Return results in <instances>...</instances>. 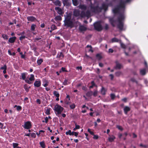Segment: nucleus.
<instances>
[{"instance_id": "nucleus-1", "label": "nucleus", "mask_w": 148, "mask_h": 148, "mask_svg": "<svg viewBox=\"0 0 148 148\" xmlns=\"http://www.w3.org/2000/svg\"><path fill=\"white\" fill-rule=\"evenodd\" d=\"M125 18L123 14H121L120 16L118 17L117 20L115 19L114 18H110L109 19V21L111 25L113 27L115 26L117 21L118 22V24L117 25V27L120 30L122 31L123 30L124 23L123 21Z\"/></svg>"}, {"instance_id": "nucleus-2", "label": "nucleus", "mask_w": 148, "mask_h": 148, "mask_svg": "<svg viewBox=\"0 0 148 148\" xmlns=\"http://www.w3.org/2000/svg\"><path fill=\"white\" fill-rule=\"evenodd\" d=\"M72 14L71 13H67L65 16V19L64 21V25L67 27H70L71 28L74 27V24L73 21L71 20Z\"/></svg>"}, {"instance_id": "nucleus-3", "label": "nucleus", "mask_w": 148, "mask_h": 148, "mask_svg": "<svg viewBox=\"0 0 148 148\" xmlns=\"http://www.w3.org/2000/svg\"><path fill=\"white\" fill-rule=\"evenodd\" d=\"M79 8L82 10L80 14L81 17H86L89 18L90 17L91 14L90 11L89 10H87L86 12L84 11L87 9V6L86 5L84 4L80 5L79 6Z\"/></svg>"}, {"instance_id": "nucleus-4", "label": "nucleus", "mask_w": 148, "mask_h": 148, "mask_svg": "<svg viewBox=\"0 0 148 148\" xmlns=\"http://www.w3.org/2000/svg\"><path fill=\"white\" fill-rule=\"evenodd\" d=\"M64 108L58 104H56L53 109L57 115L61 114L64 110Z\"/></svg>"}, {"instance_id": "nucleus-5", "label": "nucleus", "mask_w": 148, "mask_h": 148, "mask_svg": "<svg viewBox=\"0 0 148 148\" xmlns=\"http://www.w3.org/2000/svg\"><path fill=\"white\" fill-rule=\"evenodd\" d=\"M90 9L91 11L92 12L97 13L101 12V9L98 5L95 6L93 4L91 3L90 6Z\"/></svg>"}, {"instance_id": "nucleus-6", "label": "nucleus", "mask_w": 148, "mask_h": 148, "mask_svg": "<svg viewBox=\"0 0 148 148\" xmlns=\"http://www.w3.org/2000/svg\"><path fill=\"white\" fill-rule=\"evenodd\" d=\"M94 26L95 29L98 31H101L103 29L101 22L99 21L95 23L94 24Z\"/></svg>"}, {"instance_id": "nucleus-7", "label": "nucleus", "mask_w": 148, "mask_h": 148, "mask_svg": "<svg viewBox=\"0 0 148 148\" xmlns=\"http://www.w3.org/2000/svg\"><path fill=\"white\" fill-rule=\"evenodd\" d=\"M55 10L60 15H62L64 13L62 9L59 7H56Z\"/></svg>"}, {"instance_id": "nucleus-8", "label": "nucleus", "mask_w": 148, "mask_h": 148, "mask_svg": "<svg viewBox=\"0 0 148 148\" xmlns=\"http://www.w3.org/2000/svg\"><path fill=\"white\" fill-rule=\"evenodd\" d=\"M31 124L30 122L27 121L25 124L24 128L26 129H29L31 128Z\"/></svg>"}, {"instance_id": "nucleus-9", "label": "nucleus", "mask_w": 148, "mask_h": 148, "mask_svg": "<svg viewBox=\"0 0 148 148\" xmlns=\"http://www.w3.org/2000/svg\"><path fill=\"white\" fill-rule=\"evenodd\" d=\"M41 84V82L40 79L38 80H36L34 82V86L36 87H39L40 86Z\"/></svg>"}, {"instance_id": "nucleus-10", "label": "nucleus", "mask_w": 148, "mask_h": 148, "mask_svg": "<svg viewBox=\"0 0 148 148\" xmlns=\"http://www.w3.org/2000/svg\"><path fill=\"white\" fill-rule=\"evenodd\" d=\"M54 5L56 6L60 7L62 5V3L59 0H56L53 1Z\"/></svg>"}, {"instance_id": "nucleus-11", "label": "nucleus", "mask_w": 148, "mask_h": 148, "mask_svg": "<svg viewBox=\"0 0 148 148\" xmlns=\"http://www.w3.org/2000/svg\"><path fill=\"white\" fill-rule=\"evenodd\" d=\"M108 5L103 3L102 4V6L100 7V9H101V11L102 10H104L105 11H106L108 9Z\"/></svg>"}, {"instance_id": "nucleus-12", "label": "nucleus", "mask_w": 148, "mask_h": 148, "mask_svg": "<svg viewBox=\"0 0 148 148\" xmlns=\"http://www.w3.org/2000/svg\"><path fill=\"white\" fill-rule=\"evenodd\" d=\"M62 3L64 6H69L71 4L70 0H63Z\"/></svg>"}, {"instance_id": "nucleus-13", "label": "nucleus", "mask_w": 148, "mask_h": 148, "mask_svg": "<svg viewBox=\"0 0 148 148\" xmlns=\"http://www.w3.org/2000/svg\"><path fill=\"white\" fill-rule=\"evenodd\" d=\"M64 57V55L61 52L58 53L56 56V58H59V60H62Z\"/></svg>"}, {"instance_id": "nucleus-14", "label": "nucleus", "mask_w": 148, "mask_h": 148, "mask_svg": "<svg viewBox=\"0 0 148 148\" xmlns=\"http://www.w3.org/2000/svg\"><path fill=\"white\" fill-rule=\"evenodd\" d=\"M28 21L31 22L34 21L36 20V18L34 16H28L27 17Z\"/></svg>"}, {"instance_id": "nucleus-15", "label": "nucleus", "mask_w": 148, "mask_h": 148, "mask_svg": "<svg viewBox=\"0 0 148 148\" xmlns=\"http://www.w3.org/2000/svg\"><path fill=\"white\" fill-rule=\"evenodd\" d=\"M119 9L120 8H124L125 7V2L124 1H121L119 5H117Z\"/></svg>"}, {"instance_id": "nucleus-16", "label": "nucleus", "mask_w": 148, "mask_h": 148, "mask_svg": "<svg viewBox=\"0 0 148 148\" xmlns=\"http://www.w3.org/2000/svg\"><path fill=\"white\" fill-rule=\"evenodd\" d=\"M16 39V37L15 36L10 37L8 40V42L10 43H13L15 42Z\"/></svg>"}, {"instance_id": "nucleus-17", "label": "nucleus", "mask_w": 148, "mask_h": 148, "mask_svg": "<svg viewBox=\"0 0 148 148\" xmlns=\"http://www.w3.org/2000/svg\"><path fill=\"white\" fill-rule=\"evenodd\" d=\"M79 29L80 31L82 32L86 31L87 30V28L83 25H80L79 27Z\"/></svg>"}, {"instance_id": "nucleus-18", "label": "nucleus", "mask_w": 148, "mask_h": 148, "mask_svg": "<svg viewBox=\"0 0 148 148\" xmlns=\"http://www.w3.org/2000/svg\"><path fill=\"white\" fill-rule=\"evenodd\" d=\"M51 109L49 108L46 107L45 108V113L47 115H49L50 114V111Z\"/></svg>"}, {"instance_id": "nucleus-19", "label": "nucleus", "mask_w": 148, "mask_h": 148, "mask_svg": "<svg viewBox=\"0 0 148 148\" xmlns=\"http://www.w3.org/2000/svg\"><path fill=\"white\" fill-rule=\"evenodd\" d=\"M130 110V108L128 106H126L124 109V111L125 114H127L128 112Z\"/></svg>"}, {"instance_id": "nucleus-20", "label": "nucleus", "mask_w": 148, "mask_h": 148, "mask_svg": "<svg viewBox=\"0 0 148 148\" xmlns=\"http://www.w3.org/2000/svg\"><path fill=\"white\" fill-rule=\"evenodd\" d=\"M1 70H3V74H5L6 73L7 66L5 64L3 66L1 67L0 68Z\"/></svg>"}, {"instance_id": "nucleus-21", "label": "nucleus", "mask_w": 148, "mask_h": 148, "mask_svg": "<svg viewBox=\"0 0 148 148\" xmlns=\"http://www.w3.org/2000/svg\"><path fill=\"white\" fill-rule=\"evenodd\" d=\"M122 65L118 62H116V66L115 67L116 69H120L122 67Z\"/></svg>"}, {"instance_id": "nucleus-22", "label": "nucleus", "mask_w": 148, "mask_h": 148, "mask_svg": "<svg viewBox=\"0 0 148 148\" xmlns=\"http://www.w3.org/2000/svg\"><path fill=\"white\" fill-rule=\"evenodd\" d=\"M73 1V5L75 6H77V5L81 0H72Z\"/></svg>"}, {"instance_id": "nucleus-23", "label": "nucleus", "mask_w": 148, "mask_h": 148, "mask_svg": "<svg viewBox=\"0 0 148 148\" xmlns=\"http://www.w3.org/2000/svg\"><path fill=\"white\" fill-rule=\"evenodd\" d=\"M27 74V73L26 72L22 73H21V77L22 79L25 80L26 77V75Z\"/></svg>"}, {"instance_id": "nucleus-24", "label": "nucleus", "mask_w": 148, "mask_h": 148, "mask_svg": "<svg viewBox=\"0 0 148 148\" xmlns=\"http://www.w3.org/2000/svg\"><path fill=\"white\" fill-rule=\"evenodd\" d=\"M24 88L25 90L27 92L29 91V89L30 88V87H29V86L27 84H25L24 86Z\"/></svg>"}, {"instance_id": "nucleus-25", "label": "nucleus", "mask_w": 148, "mask_h": 148, "mask_svg": "<svg viewBox=\"0 0 148 148\" xmlns=\"http://www.w3.org/2000/svg\"><path fill=\"white\" fill-rule=\"evenodd\" d=\"M120 9L117 7L113 10V12L115 14L119 13V12Z\"/></svg>"}, {"instance_id": "nucleus-26", "label": "nucleus", "mask_w": 148, "mask_h": 148, "mask_svg": "<svg viewBox=\"0 0 148 148\" xmlns=\"http://www.w3.org/2000/svg\"><path fill=\"white\" fill-rule=\"evenodd\" d=\"M73 15L75 16H78L80 15L79 12L78 10H75L73 12Z\"/></svg>"}, {"instance_id": "nucleus-27", "label": "nucleus", "mask_w": 148, "mask_h": 148, "mask_svg": "<svg viewBox=\"0 0 148 148\" xmlns=\"http://www.w3.org/2000/svg\"><path fill=\"white\" fill-rule=\"evenodd\" d=\"M43 62V60L42 59L40 58L39 59H38L37 61V63L38 65H40Z\"/></svg>"}, {"instance_id": "nucleus-28", "label": "nucleus", "mask_w": 148, "mask_h": 148, "mask_svg": "<svg viewBox=\"0 0 148 148\" xmlns=\"http://www.w3.org/2000/svg\"><path fill=\"white\" fill-rule=\"evenodd\" d=\"M115 138H116L114 136H112L108 138V140L110 142H112L113 141Z\"/></svg>"}, {"instance_id": "nucleus-29", "label": "nucleus", "mask_w": 148, "mask_h": 148, "mask_svg": "<svg viewBox=\"0 0 148 148\" xmlns=\"http://www.w3.org/2000/svg\"><path fill=\"white\" fill-rule=\"evenodd\" d=\"M62 18L59 15L57 16L55 18V20L56 21H61L62 20Z\"/></svg>"}, {"instance_id": "nucleus-30", "label": "nucleus", "mask_w": 148, "mask_h": 148, "mask_svg": "<svg viewBox=\"0 0 148 148\" xmlns=\"http://www.w3.org/2000/svg\"><path fill=\"white\" fill-rule=\"evenodd\" d=\"M92 91H90L87 92L86 94V95L88 97H90L92 95Z\"/></svg>"}, {"instance_id": "nucleus-31", "label": "nucleus", "mask_w": 148, "mask_h": 148, "mask_svg": "<svg viewBox=\"0 0 148 148\" xmlns=\"http://www.w3.org/2000/svg\"><path fill=\"white\" fill-rule=\"evenodd\" d=\"M96 57L99 60H101L102 58V56L99 53L97 54L96 55Z\"/></svg>"}, {"instance_id": "nucleus-32", "label": "nucleus", "mask_w": 148, "mask_h": 148, "mask_svg": "<svg viewBox=\"0 0 148 148\" xmlns=\"http://www.w3.org/2000/svg\"><path fill=\"white\" fill-rule=\"evenodd\" d=\"M70 83L69 82H68L67 79H65L63 82V84L66 86L68 85V84H69Z\"/></svg>"}, {"instance_id": "nucleus-33", "label": "nucleus", "mask_w": 148, "mask_h": 148, "mask_svg": "<svg viewBox=\"0 0 148 148\" xmlns=\"http://www.w3.org/2000/svg\"><path fill=\"white\" fill-rule=\"evenodd\" d=\"M29 79L30 81H33L34 80V77L33 74L30 75V77L29 78Z\"/></svg>"}, {"instance_id": "nucleus-34", "label": "nucleus", "mask_w": 148, "mask_h": 148, "mask_svg": "<svg viewBox=\"0 0 148 148\" xmlns=\"http://www.w3.org/2000/svg\"><path fill=\"white\" fill-rule=\"evenodd\" d=\"M101 93L103 95H105L106 93V90L103 87H102L101 89Z\"/></svg>"}, {"instance_id": "nucleus-35", "label": "nucleus", "mask_w": 148, "mask_h": 148, "mask_svg": "<svg viewBox=\"0 0 148 148\" xmlns=\"http://www.w3.org/2000/svg\"><path fill=\"white\" fill-rule=\"evenodd\" d=\"M140 74L142 75H145L146 73V70L145 69L141 70L140 71Z\"/></svg>"}, {"instance_id": "nucleus-36", "label": "nucleus", "mask_w": 148, "mask_h": 148, "mask_svg": "<svg viewBox=\"0 0 148 148\" xmlns=\"http://www.w3.org/2000/svg\"><path fill=\"white\" fill-rule=\"evenodd\" d=\"M119 41V40L115 38H113L112 39V42H118Z\"/></svg>"}, {"instance_id": "nucleus-37", "label": "nucleus", "mask_w": 148, "mask_h": 148, "mask_svg": "<svg viewBox=\"0 0 148 148\" xmlns=\"http://www.w3.org/2000/svg\"><path fill=\"white\" fill-rule=\"evenodd\" d=\"M66 135H73V132H71V130H69L68 132H66Z\"/></svg>"}, {"instance_id": "nucleus-38", "label": "nucleus", "mask_w": 148, "mask_h": 148, "mask_svg": "<svg viewBox=\"0 0 148 148\" xmlns=\"http://www.w3.org/2000/svg\"><path fill=\"white\" fill-rule=\"evenodd\" d=\"M53 94L57 97H59L60 96L58 92L56 91H53Z\"/></svg>"}, {"instance_id": "nucleus-39", "label": "nucleus", "mask_w": 148, "mask_h": 148, "mask_svg": "<svg viewBox=\"0 0 148 148\" xmlns=\"http://www.w3.org/2000/svg\"><path fill=\"white\" fill-rule=\"evenodd\" d=\"M51 28L52 30H54L57 29V27L55 25L53 24L51 25Z\"/></svg>"}, {"instance_id": "nucleus-40", "label": "nucleus", "mask_w": 148, "mask_h": 148, "mask_svg": "<svg viewBox=\"0 0 148 148\" xmlns=\"http://www.w3.org/2000/svg\"><path fill=\"white\" fill-rule=\"evenodd\" d=\"M36 27V25L35 24H33L31 26V29L32 31H34L35 30V27Z\"/></svg>"}, {"instance_id": "nucleus-41", "label": "nucleus", "mask_w": 148, "mask_h": 148, "mask_svg": "<svg viewBox=\"0 0 148 148\" xmlns=\"http://www.w3.org/2000/svg\"><path fill=\"white\" fill-rule=\"evenodd\" d=\"M40 145L41 146L42 148H45V144L43 142H41L40 143Z\"/></svg>"}, {"instance_id": "nucleus-42", "label": "nucleus", "mask_w": 148, "mask_h": 148, "mask_svg": "<svg viewBox=\"0 0 148 148\" xmlns=\"http://www.w3.org/2000/svg\"><path fill=\"white\" fill-rule=\"evenodd\" d=\"M2 37L4 39L7 40L8 39V36L6 34H3L2 35Z\"/></svg>"}, {"instance_id": "nucleus-43", "label": "nucleus", "mask_w": 148, "mask_h": 148, "mask_svg": "<svg viewBox=\"0 0 148 148\" xmlns=\"http://www.w3.org/2000/svg\"><path fill=\"white\" fill-rule=\"evenodd\" d=\"M91 84L92 85L89 87V88H92L95 86V84L94 81H92L91 82Z\"/></svg>"}, {"instance_id": "nucleus-44", "label": "nucleus", "mask_w": 148, "mask_h": 148, "mask_svg": "<svg viewBox=\"0 0 148 148\" xmlns=\"http://www.w3.org/2000/svg\"><path fill=\"white\" fill-rule=\"evenodd\" d=\"M70 107L71 109H74L75 107V105L74 103L70 105Z\"/></svg>"}, {"instance_id": "nucleus-45", "label": "nucleus", "mask_w": 148, "mask_h": 148, "mask_svg": "<svg viewBox=\"0 0 148 148\" xmlns=\"http://www.w3.org/2000/svg\"><path fill=\"white\" fill-rule=\"evenodd\" d=\"M37 49V48L36 47H34L32 49L34 51V52L37 53V55H36V56H38V53L36 51Z\"/></svg>"}, {"instance_id": "nucleus-46", "label": "nucleus", "mask_w": 148, "mask_h": 148, "mask_svg": "<svg viewBox=\"0 0 148 148\" xmlns=\"http://www.w3.org/2000/svg\"><path fill=\"white\" fill-rule=\"evenodd\" d=\"M130 80L133 82H135L136 84L138 83V81L134 78H132L130 79Z\"/></svg>"}, {"instance_id": "nucleus-47", "label": "nucleus", "mask_w": 148, "mask_h": 148, "mask_svg": "<svg viewBox=\"0 0 148 148\" xmlns=\"http://www.w3.org/2000/svg\"><path fill=\"white\" fill-rule=\"evenodd\" d=\"M115 74L116 76L119 77L121 75V72L120 71L117 72L115 73Z\"/></svg>"}, {"instance_id": "nucleus-48", "label": "nucleus", "mask_w": 148, "mask_h": 148, "mask_svg": "<svg viewBox=\"0 0 148 148\" xmlns=\"http://www.w3.org/2000/svg\"><path fill=\"white\" fill-rule=\"evenodd\" d=\"M69 101V100L68 101L67 99H66L65 100V103L67 105H70L71 102Z\"/></svg>"}, {"instance_id": "nucleus-49", "label": "nucleus", "mask_w": 148, "mask_h": 148, "mask_svg": "<svg viewBox=\"0 0 148 148\" xmlns=\"http://www.w3.org/2000/svg\"><path fill=\"white\" fill-rule=\"evenodd\" d=\"M13 146L14 148H15L18 147V144L17 143H13Z\"/></svg>"}, {"instance_id": "nucleus-50", "label": "nucleus", "mask_w": 148, "mask_h": 148, "mask_svg": "<svg viewBox=\"0 0 148 148\" xmlns=\"http://www.w3.org/2000/svg\"><path fill=\"white\" fill-rule=\"evenodd\" d=\"M22 108L21 106H18L16 108V110H17L20 111L22 110Z\"/></svg>"}, {"instance_id": "nucleus-51", "label": "nucleus", "mask_w": 148, "mask_h": 148, "mask_svg": "<svg viewBox=\"0 0 148 148\" xmlns=\"http://www.w3.org/2000/svg\"><path fill=\"white\" fill-rule=\"evenodd\" d=\"M45 121H42L43 122H45L46 123H47L48 121V118L47 117H46L45 119Z\"/></svg>"}, {"instance_id": "nucleus-52", "label": "nucleus", "mask_w": 148, "mask_h": 148, "mask_svg": "<svg viewBox=\"0 0 148 148\" xmlns=\"http://www.w3.org/2000/svg\"><path fill=\"white\" fill-rule=\"evenodd\" d=\"M99 138V136L97 135H95L94 134L93 135V138L95 139V140H97V139Z\"/></svg>"}, {"instance_id": "nucleus-53", "label": "nucleus", "mask_w": 148, "mask_h": 148, "mask_svg": "<svg viewBox=\"0 0 148 148\" xmlns=\"http://www.w3.org/2000/svg\"><path fill=\"white\" fill-rule=\"evenodd\" d=\"M115 97V95L114 94H110V97L112 99H114Z\"/></svg>"}, {"instance_id": "nucleus-54", "label": "nucleus", "mask_w": 148, "mask_h": 148, "mask_svg": "<svg viewBox=\"0 0 148 148\" xmlns=\"http://www.w3.org/2000/svg\"><path fill=\"white\" fill-rule=\"evenodd\" d=\"M25 38V36H22L19 37V39L21 41H22L23 39H24Z\"/></svg>"}, {"instance_id": "nucleus-55", "label": "nucleus", "mask_w": 148, "mask_h": 148, "mask_svg": "<svg viewBox=\"0 0 148 148\" xmlns=\"http://www.w3.org/2000/svg\"><path fill=\"white\" fill-rule=\"evenodd\" d=\"M31 137L33 138H35L36 136V134L34 133H33L31 134Z\"/></svg>"}, {"instance_id": "nucleus-56", "label": "nucleus", "mask_w": 148, "mask_h": 148, "mask_svg": "<svg viewBox=\"0 0 148 148\" xmlns=\"http://www.w3.org/2000/svg\"><path fill=\"white\" fill-rule=\"evenodd\" d=\"M97 91L96 90L94 91L93 93V95L94 96L96 97L97 96Z\"/></svg>"}, {"instance_id": "nucleus-57", "label": "nucleus", "mask_w": 148, "mask_h": 148, "mask_svg": "<svg viewBox=\"0 0 148 148\" xmlns=\"http://www.w3.org/2000/svg\"><path fill=\"white\" fill-rule=\"evenodd\" d=\"M104 29L106 30H107L109 29L108 25L107 24H106Z\"/></svg>"}, {"instance_id": "nucleus-58", "label": "nucleus", "mask_w": 148, "mask_h": 148, "mask_svg": "<svg viewBox=\"0 0 148 148\" xmlns=\"http://www.w3.org/2000/svg\"><path fill=\"white\" fill-rule=\"evenodd\" d=\"M25 81L27 83L29 84H32V82H31V81H30L27 79H25Z\"/></svg>"}, {"instance_id": "nucleus-59", "label": "nucleus", "mask_w": 148, "mask_h": 148, "mask_svg": "<svg viewBox=\"0 0 148 148\" xmlns=\"http://www.w3.org/2000/svg\"><path fill=\"white\" fill-rule=\"evenodd\" d=\"M80 128V126L79 125H76L75 127L73 129V130H77Z\"/></svg>"}, {"instance_id": "nucleus-60", "label": "nucleus", "mask_w": 148, "mask_h": 148, "mask_svg": "<svg viewBox=\"0 0 148 148\" xmlns=\"http://www.w3.org/2000/svg\"><path fill=\"white\" fill-rule=\"evenodd\" d=\"M116 127L119 130H123L122 127L120 125H117L116 126Z\"/></svg>"}, {"instance_id": "nucleus-61", "label": "nucleus", "mask_w": 148, "mask_h": 148, "mask_svg": "<svg viewBox=\"0 0 148 148\" xmlns=\"http://www.w3.org/2000/svg\"><path fill=\"white\" fill-rule=\"evenodd\" d=\"M108 51H109V53H112L114 52L113 50L112 49H111V48L109 49Z\"/></svg>"}, {"instance_id": "nucleus-62", "label": "nucleus", "mask_w": 148, "mask_h": 148, "mask_svg": "<svg viewBox=\"0 0 148 148\" xmlns=\"http://www.w3.org/2000/svg\"><path fill=\"white\" fill-rule=\"evenodd\" d=\"M110 77V79L111 80H112L114 78V76L112 74H110L109 75Z\"/></svg>"}, {"instance_id": "nucleus-63", "label": "nucleus", "mask_w": 148, "mask_h": 148, "mask_svg": "<svg viewBox=\"0 0 148 148\" xmlns=\"http://www.w3.org/2000/svg\"><path fill=\"white\" fill-rule=\"evenodd\" d=\"M73 135H74L76 137H77L78 135V133L76 132H73Z\"/></svg>"}, {"instance_id": "nucleus-64", "label": "nucleus", "mask_w": 148, "mask_h": 148, "mask_svg": "<svg viewBox=\"0 0 148 148\" xmlns=\"http://www.w3.org/2000/svg\"><path fill=\"white\" fill-rule=\"evenodd\" d=\"M36 102L39 104H40L41 103V102L40 99H38L36 100Z\"/></svg>"}]
</instances>
